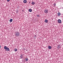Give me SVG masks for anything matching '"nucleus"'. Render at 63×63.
Here are the masks:
<instances>
[{"label": "nucleus", "mask_w": 63, "mask_h": 63, "mask_svg": "<svg viewBox=\"0 0 63 63\" xmlns=\"http://www.w3.org/2000/svg\"><path fill=\"white\" fill-rule=\"evenodd\" d=\"M45 22L46 23H47L48 22V20L46 19L45 21Z\"/></svg>", "instance_id": "7"}, {"label": "nucleus", "mask_w": 63, "mask_h": 63, "mask_svg": "<svg viewBox=\"0 0 63 63\" xmlns=\"http://www.w3.org/2000/svg\"><path fill=\"white\" fill-rule=\"evenodd\" d=\"M58 23H61V20L60 19H59L58 20Z\"/></svg>", "instance_id": "4"}, {"label": "nucleus", "mask_w": 63, "mask_h": 63, "mask_svg": "<svg viewBox=\"0 0 63 63\" xmlns=\"http://www.w3.org/2000/svg\"><path fill=\"white\" fill-rule=\"evenodd\" d=\"M23 57L22 56V55H21V56H20V59H22Z\"/></svg>", "instance_id": "12"}, {"label": "nucleus", "mask_w": 63, "mask_h": 63, "mask_svg": "<svg viewBox=\"0 0 63 63\" xmlns=\"http://www.w3.org/2000/svg\"><path fill=\"white\" fill-rule=\"evenodd\" d=\"M58 47H57L58 49H59L61 47V46H60V45H58Z\"/></svg>", "instance_id": "5"}, {"label": "nucleus", "mask_w": 63, "mask_h": 63, "mask_svg": "<svg viewBox=\"0 0 63 63\" xmlns=\"http://www.w3.org/2000/svg\"><path fill=\"white\" fill-rule=\"evenodd\" d=\"M57 15L58 16H60L61 15V13L59 12L57 13Z\"/></svg>", "instance_id": "6"}, {"label": "nucleus", "mask_w": 63, "mask_h": 63, "mask_svg": "<svg viewBox=\"0 0 63 63\" xmlns=\"http://www.w3.org/2000/svg\"><path fill=\"white\" fill-rule=\"evenodd\" d=\"M44 13L46 14H47L48 13V10L47 9H45L44 11Z\"/></svg>", "instance_id": "3"}, {"label": "nucleus", "mask_w": 63, "mask_h": 63, "mask_svg": "<svg viewBox=\"0 0 63 63\" xmlns=\"http://www.w3.org/2000/svg\"><path fill=\"white\" fill-rule=\"evenodd\" d=\"M24 50H25L26 49H25L24 48Z\"/></svg>", "instance_id": "20"}, {"label": "nucleus", "mask_w": 63, "mask_h": 63, "mask_svg": "<svg viewBox=\"0 0 63 63\" xmlns=\"http://www.w3.org/2000/svg\"><path fill=\"white\" fill-rule=\"evenodd\" d=\"M15 36H16V37H18L19 35H20L19 33L18 32H15Z\"/></svg>", "instance_id": "1"}, {"label": "nucleus", "mask_w": 63, "mask_h": 63, "mask_svg": "<svg viewBox=\"0 0 63 63\" xmlns=\"http://www.w3.org/2000/svg\"><path fill=\"white\" fill-rule=\"evenodd\" d=\"M36 16H37V17H40V15H36Z\"/></svg>", "instance_id": "16"}, {"label": "nucleus", "mask_w": 63, "mask_h": 63, "mask_svg": "<svg viewBox=\"0 0 63 63\" xmlns=\"http://www.w3.org/2000/svg\"><path fill=\"white\" fill-rule=\"evenodd\" d=\"M4 49H6L7 51H10V49L7 46H5L4 47Z\"/></svg>", "instance_id": "2"}, {"label": "nucleus", "mask_w": 63, "mask_h": 63, "mask_svg": "<svg viewBox=\"0 0 63 63\" xmlns=\"http://www.w3.org/2000/svg\"><path fill=\"white\" fill-rule=\"evenodd\" d=\"M7 1L8 2H9L10 1V0H7Z\"/></svg>", "instance_id": "17"}, {"label": "nucleus", "mask_w": 63, "mask_h": 63, "mask_svg": "<svg viewBox=\"0 0 63 63\" xmlns=\"http://www.w3.org/2000/svg\"><path fill=\"white\" fill-rule=\"evenodd\" d=\"M1 48V46L0 45V48Z\"/></svg>", "instance_id": "21"}, {"label": "nucleus", "mask_w": 63, "mask_h": 63, "mask_svg": "<svg viewBox=\"0 0 63 63\" xmlns=\"http://www.w3.org/2000/svg\"><path fill=\"white\" fill-rule=\"evenodd\" d=\"M17 50V49L16 48L14 50V51H16Z\"/></svg>", "instance_id": "15"}, {"label": "nucleus", "mask_w": 63, "mask_h": 63, "mask_svg": "<svg viewBox=\"0 0 63 63\" xmlns=\"http://www.w3.org/2000/svg\"><path fill=\"white\" fill-rule=\"evenodd\" d=\"M56 5V4L55 3L54 4V6H55V5Z\"/></svg>", "instance_id": "18"}, {"label": "nucleus", "mask_w": 63, "mask_h": 63, "mask_svg": "<svg viewBox=\"0 0 63 63\" xmlns=\"http://www.w3.org/2000/svg\"><path fill=\"white\" fill-rule=\"evenodd\" d=\"M35 4V2H32V5H34V4Z\"/></svg>", "instance_id": "13"}, {"label": "nucleus", "mask_w": 63, "mask_h": 63, "mask_svg": "<svg viewBox=\"0 0 63 63\" xmlns=\"http://www.w3.org/2000/svg\"><path fill=\"white\" fill-rule=\"evenodd\" d=\"M9 21L10 22H12L13 21V19H11L9 20Z\"/></svg>", "instance_id": "9"}, {"label": "nucleus", "mask_w": 63, "mask_h": 63, "mask_svg": "<svg viewBox=\"0 0 63 63\" xmlns=\"http://www.w3.org/2000/svg\"><path fill=\"white\" fill-rule=\"evenodd\" d=\"M25 60H26V61H28V59L27 58H26L25 59Z\"/></svg>", "instance_id": "14"}, {"label": "nucleus", "mask_w": 63, "mask_h": 63, "mask_svg": "<svg viewBox=\"0 0 63 63\" xmlns=\"http://www.w3.org/2000/svg\"><path fill=\"white\" fill-rule=\"evenodd\" d=\"M34 36H35V38L36 37V35H35Z\"/></svg>", "instance_id": "19"}, {"label": "nucleus", "mask_w": 63, "mask_h": 63, "mask_svg": "<svg viewBox=\"0 0 63 63\" xmlns=\"http://www.w3.org/2000/svg\"><path fill=\"white\" fill-rule=\"evenodd\" d=\"M48 48L49 49H50L51 48V46H49L48 47Z\"/></svg>", "instance_id": "10"}, {"label": "nucleus", "mask_w": 63, "mask_h": 63, "mask_svg": "<svg viewBox=\"0 0 63 63\" xmlns=\"http://www.w3.org/2000/svg\"><path fill=\"white\" fill-rule=\"evenodd\" d=\"M29 11L30 12H31L32 11V9H29Z\"/></svg>", "instance_id": "11"}, {"label": "nucleus", "mask_w": 63, "mask_h": 63, "mask_svg": "<svg viewBox=\"0 0 63 63\" xmlns=\"http://www.w3.org/2000/svg\"><path fill=\"white\" fill-rule=\"evenodd\" d=\"M23 2L24 3H27V0H24Z\"/></svg>", "instance_id": "8"}]
</instances>
